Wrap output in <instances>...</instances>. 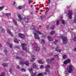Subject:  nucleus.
I'll use <instances>...</instances> for the list:
<instances>
[{
	"instance_id": "obj_47",
	"label": "nucleus",
	"mask_w": 76,
	"mask_h": 76,
	"mask_svg": "<svg viewBox=\"0 0 76 76\" xmlns=\"http://www.w3.org/2000/svg\"><path fill=\"white\" fill-rule=\"evenodd\" d=\"M55 57H56V58H58V56L57 55H55Z\"/></svg>"
},
{
	"instance_id": "obj_53",
	"label": "nucleus",
	"mask_w": 76,
	"mask_h": 76,
	"mask_svg": "<svg viewBox=\"0 0 76 76\" xmlns=\"http://www.w3.org/2000/svg\"><path fill=\"white\" fill-rule=\"evenodd\" d=\"M17 69H19V66H17Z\"/></svg>"
},
{
	"instance_id": "obj_49",
	"label": "nucleus",
	"mask_w": 76,
	"mask_h": 76,
	"mask_svg": "<svg viewBox=\"0 0 76 76\" xmlns=\"http://www.w3.org/2000/svg\"><path fill=\"white\" fill-rule=\"evenodd\" d=\"M16 3V2H14L12 4V5H14V6H15V4Z\"/></svg>"
},
{
	"instance_id": "obj_41",
	"label": "nucleus",
	"mask_w": 76,
	"mask_h": 76,
	"mask_svg": "<svg viewBox=\"0 0 76 76\" xmlns=\"http://www.w3.org/2000/svg\"><path fill=\"white\" fill-rule=\"evenodd\" d=\"M66 55H64L63 56V58H66Z\"/></svg>"
},
{
	"instance_id": "obj_59",
	"label": "nucleus",
	"mask_w": 76,
	"mask_h": 76,
	"mask_svg": "<svg viewBox=\"0 0 76 76\" xmlns=\"http://www.w3.org/2000/svg\"><path fill=\"white\" fill-rule=\"evenodd\" d=\"M33 27H35V26H33Z\"/></svg>"
},
{
	"instance_id": "obj_64",
	"label": "nucleus",
	"mask_w": 76,
	"mask_h": 76,
	"mask_svg": "<svg viewBox=\"0 0 76 76\" xmlns=\"http://www.w3.org/2000/svg\"><path fill=\"white\" fill-rule=\"evenodd\" d=\"M51 16H52V15H51Z\"/></svg>"
},
{
	"instance_id": "obj_25",
	"label": "nucleus",
	"mask_w": 76,
	"mask_h": 76,
	"mask_svg": "<svg viewBox=\"0 0 76 76\" xmlns=\"http://www.w3.org/2000/svg\"><path fill=\"white\" fill-rule=\"evenodd\" d=\"M40 42H41L42 44H44L45 43V40H41L40 41Z\"/></svg>"
},
{
	"instance_id": "obj_50",
	"label": "nucleus",
	"mask_w": 76,
	"mask_h": 76,
	"mask_svg": "<svg viewBox=\"0 0 76 76\" xmlns=\"http://www.w3.org/2000/svg\"><path fill=\"white\" fill-rule=\"evenodd\" d=\"M31 0H29L28 3L29 4H30V3H31Z\"/></svg>"
},
{
	"instance_id": "obj_40",
	"label": "nucleus",
	"mask_w": 76,
	"mask_h": 76,
	"mask_svg": "<svg viewBox=\"0 0 76 76\" xmlns=\"http://www.w3.org/2000/svg\"><path fill=\"white\" fill-rule=\"evenodd\" d=\"M56 25H59V21L58 20H57L56 21Z\"/></svg>"
},
{
	"instance_id": "obj_31",
	"label": "nucleus",
	"mask_w": 76,
	"mask_h": 76,
	"mask_svg": "<svg viewBox=\"0 0 76 76\" xmlns=\"http://www.w3.org/2000/svg\"><path fill=\"white\" fill-rule=\"evenodd\" d=\"M4 7V6H2V7H0V11L2 10L3 9V8Z\"/></svg>"
},
{
	"instance_id": "obj_36",
	"label": "nucleus",
	"mask_w": 76,
	"mask_h": 76,
	"mask_svg": "<svg viewBox=\"0 0 76 76\" xmlns=\"http://www.w3.org/2000/svg\"><path fill=\"white\" fill-rule=\"evenodd\" d=\"M13 70V69L12 68H10V72L12 74V72Z\"/></svg>"
},
{
	"instance_id": "obj_34",
	"label": "nucleus",
	"mask_w": 76,
	"mask_h": 76,
	"mask_svg": "<svg viewBox=\"0 0 76 76\" xmlns=\"http://www.w3.org/2000/svg\"><path fill=\"white\" fill-rule=\"evenodd\" d=\"M54 28H55V27H54V26H52L50 27V29H54Z\"/></svg>"
},
{
	"instance_id": "obj_51",
	"label": "nucleus",
	"mask_w": 76,
	"mask_h": 76,
	"mask_svg": "<svg viewBox=\"0 0 76 76\" xmlns=\"http://www.w3.org/2000/svg\"><path fill=\"white\" fill-rule=\"evenodd\" d=\"M27 53H28L29 54H30L32 55L31 53V52H27Z\"/></svg>"
},
{
	"instance_id": "obj_16",
	"label": "nucleus",
	"mask_w": 76,
	"mask_h": 76,
	"mask_svg": "<svg viewBox=\"0 0 76 76\" xmlns=\"http://www.w3.org/2000/svg\"><path fill=\"white\" fill-rule=\"evenodd\" d=\"M21 64H26V66H29V63H28V62H22L21 63Z\"/></svg>"
},
{
	"instance_id": "obj_42",
	"label": "nucleus",
	"mask_w": 76,
	"mask_h": 76,
	"mask_svg": "<svg viewBox=\"0 0 76 76\" xmlns=\"http://www.w3.org/2000/svg\"><path fill=\"white\" fill-rule=\"evenodd\" d=\"M40 68L41 69H43V68H44V66H43V65L41 66H40Z\"/></svg>"
},
{
	"instance_id": "obj_3",
	"label": "nucleus",
	"mask_w": 76,
	"mask_h": 76,
	"mask_svg": "<svg viewBox=\"0 0 76 76\" xmlns=\"http://www.w3.org/2000/svg\"><path fill=\"white\" fill-rule=\"evenodd\" d=\"M74 69H75L74 66L71 64L69 65V69H68V71L69 73L73 72Z\"/></svg>"
},
{
	"instance_id": "obj_8",
	"label": "nucleus",
	"mask_w": 76,
	"mask_h": 76,
	"mask_svg": "<svg viewBox=\"0 0 76 76\" xmlns=\"http://www.w3.org/2000/svg\"><path fill=\"white\" fill-rule=\"evenodd\" d=\"M18 37L20 38L21 39H25V36L24 34H23L21 33H19L18 34Z\"/></svg>"
},
{
	"instance_id": "obj_28",
	"label": "nucleus",
	"mask_w": 76,
	"mask_h": 76,
	"mask_svg": "<svg viewBox=\"0 0 76 76\" xmlns=\"http://www.w3.org/2000/svg\"><path fill=\"white\" fill-rule=\"evenodd\" d=\"M5 76V73L4 72H3L1 73L0 76Z\"/></svg>"
},
{
	"instance_id": "obj_17",
	"label": "nucleus",
	"mask_w": 76,
	"mask_h": 76,
	"mask_svg": "<svg viewBox=\"0 0 76 76\" xmlns=\"http://www.w3.org/2000/svg\"><path fill=\"white\" fill-rule=\"evenodd\" d=\"M32 67H33V69H37V65L35 64H34L32 66Z\"/></svg>"
},
{
	"instance_id": "obj_61",
	"label": "nucleus",
	"mask_w": 76,
	"mask_h": 76,
	"mask_svg": "<svg viewBox=\"0 0 76 76\" xmlns=\"http://www.w3.org/2000/svg\"><path fill=\"white\" fill-rule=\"evenodd\" d=\"M40 18H42V17H40Z\"/></svg>"
},
{
	"instance_id": "obj_9",
	"label": "nucleus",
	"mask_w": 76,
	"mask_h": 76,
	"mask_svg": "<svg viewBox=\"0 0 76 76\" xmlns=\"http://www.w3.org/2000/svg\"><path fill=\"white\" fill-rule=\"evenodd\" d=\"M53 60H54V58H51V60L50 59H48L46 61L48 63H51V61H53Z\"/></svg>"
},
{
	"instance_id": "obj_56",
	"label": "nucleus",
	"mask_w": 76,
	"mask_h": 76,
	"mask_svg": "<svg viewBox=\"0 0 76 76\" xmlns=\"http://www.w3.org/2000/svg\"><path fill=\"white\" fill-rule=\"evenodd\" d=\"M45 75H47V72H45Z\"/></svg>"
},
{
	"instance_id": "obj_23",
	"label": "nucleus",
	"mask_w": 76,
	"mask_h": 76,
	"mask_svg": "<svg viewBox=\"0 0 76 76\" xmlns=\"http://www.w3.org/2000/svg\"><path fill=\"white\" fill-rule=\"evenodd\" d=\"M7 45H9L10 48H12V44L7 42Z\"/></svg>"
},
{
	"instance_id": "obj_62",
	"label": "nucleus",
	"mask_w": 76,
	"mask_h": 76,
	"mask_svg": "<svg viewBox=\"0 0 76 76\" xmlns=\"http://www.w3.org/2000/svg\"><path fill=\"white\" fill-rule=\"evenodd\" d=\"M43 18H45V17H43Z\"/></svg>"
},
{
	"instance_id": "obj_26",
	"label": "nucleus",
	"mask_w": 76,
	"mask_h": 76,
	"mask_svg": "<svg viewBox=\"0 0 76 76\" xmlns=\"http://www.w3.org/2000/svg\"><path fill=\"white\" fill-rule=\"evenodd\" d=\"M54 33H55V31H52L50 33V35H53L54 34Z\"/></svg>"
},
{
	"instance_id": "obj_29",
	"label": "nucleus",
	"mask_w": 76,
	"mask_h": 76,
	"mask_svg": "<svg viewBox=\"0 0 76 76\" xmlns=\"http://www.w3.org/2000/svg\"><path fill=\"white\" fill-rule=\"evenodd\" d=\"M64 74L65 75H69V73H68V72L67 71H65L64 72Z\"/></svg>"
},
{
	"instance_id": "obj_15",
	"label": "nucleus",
	"mask_w": 76,
	"mask_h": 76,
	"mask_svg": "<svg viewBox=\"0 0 76 76\" xmlns=\"http://www.w3.org/2000/svg\"><path fill=\"white\" fill-rule=\"evenodd\" d=\"M2 66H4L5 67H8V66H9V63H7L6 64L5 63H4L2 64Z\"/></svg>"
},
{
	"instance_id": "obj_13",
	"label": "nucleus",
	"mask_w": 76,
	"mask_h": 76,
	"mask_svg": "<svg viewBox=\"0 0 76 76\" xmlns=\"http://www.w3.org/2000/svg\"><path fill=\"white\" fill-rule=\"evenodd\" d=\"M31 57L32 58V59L31 60V62H32L33 61H34L35 60V58H34V57H35V56L32 55H31Z\"/></svg>"
},
{
	"instance_id": "obj_54",
	"label": "nucleus",
	"mask_w": 76,
	"mask_h": 76,
	"mask_svg": "<svg viewBox=\"0 0 76 76\" xmlns=\"http://www.w3.org/2000/svg\"><path fill=\"white\" fill-rule=\"evenodd\" d=\"M4 52L5 53V54H6V52H7V51L6 50H4Z\"/></svg>"
},
{
	"instance_id": "obj_33",
	"label": "nucleus",
	"mask_w": 76,
	"mask_h": 76,
	"mask_svg": "<svg viewBox=\"0 0 76 76\" xmlns=\"http://www.w3.org/2000/svg\"><path fill=\"white\" fill-rule=\"evenodd\" d=\"M58 42V40L57 39L55 40L54 42V44H55V45H56L57 44Z\"/></svg>"
},
{
	"instance_id": "obj_30",
	"label": "nucleus",
	"mask_w": 76,
	"mask_h": 76,
	"mask_svg": "<svg viewBox=\"0 0 76 76\" xmlns=\"http://www.w3.org/2000/svg\"><path fill=\"white\" fill-rule=\"evenodd\" d=\"M6 16H10L11 15V13H7L5 14Z\"/></svg>"
},
{
	"instance_id": "obj_24",
	"label": "nucleus",
	"mask_w": 76,
	"mask_h": 76,
	"mask_svg": "<svg viewBox=\"0 0 76 76\" xmlns=\"http://www.w3.org/2000/svg\"><path fill=\"white\" fill-rule=\"evenodd\" d=\"M75 19H74V23H76V14L74 16Z\"/></svg>"
},
{
	"instance_id": "obj_57",
	"label": "nucleus",
	"mask_w": 76,
	"mask_h": 76,
	"mask_svg": "<svg viewBox=\"0 0 76 76\" xmlns=\"http://www.w3.org/2000/svg\"><path fill=\"white\" fill-rule=\"evenodd\" d=\"M43 50H45V48H43Z\"/></svg>"
},
{
	"instance_id": "obj_22",
	"label": "nucleus",
	"mask_w": 76,
	"mask_h": 76,
	"mask_svg": "<svg viewBox=\"0 0 76 76\" xmlns=\"http://www.w3.org/2000/svg\"><path fill=\"white\" fill-rule=\"evenodd\" d=\"M14 41L15 43H18V42H19L18 41V40L16 38H15L14 39Z\"/></svg>"
},
{
	"instance_id": "obj_63",
	"label": "nucleus",
	"mask_w": 76,
	"mask_h": 76,
	"mask_svg": "<svg viewBox=\"0 0 76 76\" xmlns=\"http://www.w3.org/2000/svg\"><path fill=\"white\" fill-rule=\"evenodd\" d=\"M41 20H42V19H41Z\"/></svg>"
},
{
	"instance_id": "obj_11",
	"label": "nucleus",
	"mask_w": 76,
	"mask_h": 76,
	"mask_svg": "<svg viewBox=\"0 0 76 76\" xmlns=\"http://www.w3.org/2000/svg\"><path fill=\"white\" fill-rule=\"evenodd\" d=\"M70 62V60L69 59H67L64 62V66L65 64H67V63H69Z\"/></svg>"
},
{
	"instance_id": "obj_19",
	"label": "nucleus",
	"mask_w": 76,
	"mask_h": 76,
	"mask_svg": "<svg viewBox=\"0 0 76 76\" xmlns=\"http://www.w3.org/2000/svg\"><path fill=\"white\" fill-rule=\"evenodd\" d=\"M48 40L50 41H53V38L51 37L50 36H48Z\"/></svg>"
},
{
	"instance_id": "obj_10",
	"label": "nucleus",
	"mask_w": 76,
	"mask_h": 76,
	"mask_svg": "<svg viewBox=\"0 0 76 76\" xmlns=\"http://www.w3.org/2000/svg\"><path fill=\"white\" fill-rule=\"evenodd\" d=\"M50 67V65H47L46 66V69L45 71L46 72H48V73H49L50 72V70H49V69H48Z\"/></svg>"
},
{
	"instance_id": "obj_44",
	"label": "nucleus",
	"mask_w": 76,
	"mask_h": 76,
	"mask_svg": "<svg viewBox=\"0 0 76 76\" xmlns=\"http://www.w3.org/2000/svg\"><path fill=\"white\" fill-rule=\"evenodd\" d=\"M41 38H45V36L43 35L41 37Z\"/></svg>"
},
{
	"instance_id": "obj_60",
	"label": "nucleus",
	"mask_w": 76,
	"mask_h": 76,
	"mask_svg": "<svg viewBox=\"0 0 76 76\" xmlns=\"http://www.w3.org/2000/svg\"><path fill=\"white\" fill-rule=\"evenodd\" d=\"M3 32H4V29H3Z\"/></svg>"
},
{
	"instance_id": "obj_18",
	"label": "nucleus",
	"mask_w": 76,
	"mask_h": 76,
	"mask_svg": "<svg viewBox=\"0 0 76 76\" xmlns=\"http://www.w3.org/2000/svg\"><path fill=\"white\" fill-rule=\"evenodd\" d=\"M7 32L10 35H13V34H12V33L10 32V30H7Z\"/></svg>"
},
{
	"instance_id": "obj_32",
	"label": "nucleus",
	"mask_w": 76,
	"mask_h": 76,
	"mask_svg": "<svg viewBox=\"0 0 76 76\" xmlns=\"http://www.w3.org/2000/svg\"><path fill=\"white\" fill-rule=\"evenodd\" d=\"M49 11V9H48L46 10V15H47L48 13V12Z\"/></svg>"
},
{
	"instance_id": "obj_27",
	"label": "nucleus",
	"mask_w": 76,
	"mask_h": 76,
	"mask_svg": "<svg viewBox=\"0 0 76 76\" xmlns=\"http://www.w3.org/2000/svg\"><path fill=\"white\" fill-rule=\"evenodd\" d=\"M38 63H39V64H43V62H42V61L41 60H39L38 61Z\"/></svg>"
},
{
	"instance_id": "obj_55",
	"label": "nucleus",
	"mask_w": 76,
	"mask_h": 76,
	"mask_svg": "<svg viewBox=\"0 0 76 76\" xmlns=\"http://www.w3.org/2000/svg\"><path fill=\"white\" fill-rule=\"evenodd\" d=\"M2 47V45H1V44H0V47Z\"/></svg>"
},
{
	"instance_id": "obj_58",
	"label": "nucleus",
	"mask_w": 76,
	"mask_h": 76,
	"mask_svg": "<svg viewBox=\"0 0 76 76\" xmlns=\"http://www.w3.org/2000/svg\"><path fill=\"white\" fill-rule=\"evenodd\" d=\"M22 56H24V54H21Z\"/></svg>"
},
{
	"instance_id": "obj_7",
	"label": "nucleus",
	"mask_w": 76,
	"mask_h": 76,
	"mask_svg": "<svg viewBox=\"0 0 76 76\" xmlns=\"http://www.w3.org/2000/svg\"><path fill=\"white\" fill-rule=\"evenodd\" d=\"M29 71L30 72L32 76H35L36 75V73H33V69L32 68H31L29 69Z\"/></svg>"
},
{
	"instance_id": "obj_43",
	"label": "nucleus",
	"mask_w": 76,
	"mask_h": 76,
	"mask_svg": "<svg viewBox=\"0 0 76 76\" xmlns=\"http://www.w3.org/2000/svg\"><path fill=\"white\" fill-rule=\"evenodd\" d=\"M16 58H17V59H21L22 58H19L18 56L16 57Z\"/></svg>"
},
{
	"instance_id": "obj_46",
	"label": "nucleus",
	"mask_w": 76,
	"mask_h": 76,
	"mask_svg": "<svg viewBox=\"0 0 76 76\" xmlns=\"http://www.w3.org/2000/svg\"><path fill=\"white\" fill-rule=\"evenodd\" d=\"M15 48H19V46H16L15 47Z\"/></svg>"
},
{
	"instance_id": "obj_45",
	"label": "nucleus",
	"mask_w": 76,
	"mask_h": 76,
	"mask_svg": "<svg viewBox=\"0 0 76 76\" xmlns=\"http://www.w3.org/2000/svg\"><path fill=\"white\" fill-rule=\"evenodd\" d=\"M74 41H76V36H75L74 38Z\"/></svg>"
},
{
	"instance_id": "obj_6",
	"label": "nucleus",
	"mask_w": 76,
	"mask_h": 76,
	"mask_svg": "<svg viewBox=\"0 0 76 76\" xmlns=\"http://www.w3.org/2000/svg\"><path fill=\"white\" fill-rule=\"evenodd\" d=\"M21 46H22L23 50H24V51H26V48L25 47L26 46V44L25 43H22L21 44Z\"/></svg>"
},
{
	"instance_id": "obj_20",
	"label": "nucleus",
	"mask_w": 76,
	"mask_h": 76,
	"mask_svg": "<svg viewBox=\"0 0 76 76\" xmlns=\"http://www.w3.org/2000/svg\"><path fill=\"white\" fill-rule=\"evenodd\" d=\"M12 20L15 25H16V26H17V22H16V20H15L14 19H13Z\"/></svg>"
},
{
	"instance_id": "obj_14",
	"label": "nucleus",
	"mask_w": 76,
	"mask_h": 76,
	"mask_svg": "<svg viewBox=\"0 0 76 76\" xmlns=\"http://www.w3.org/2000/svg\"><path fill=\"white\" fill-rule=\"evenodd\" d=\"M55 51H58V52H59L60 53L61 51H62V50H61V49H58V47H57Z\"/></svg>"
},
{
	"instance_id": "obj_35",
	"label": "nucleus",
	"mask_w": 76,
	"mask_h": 76,
	"mask_svg": "<svg viewBox=\"0 0 76 76\" xmlns=\"http://www.w3.org/2000/svg\"><path fill=\"white\" fill-rule=\"evenodd\" d=\"M37 76H43V75L41 73H39L37 75Z\"/></svg>"
},
{
	"instance_id": "obj_1",
	"label": "nucleus",
	"mask_w": 76,
	"mask_h": 76,
	"mask_svg": "<svg viewBox=\"0 0 76 76\" xmlns=\"http://www.w3.org/2000/svg\"><path fill=\"white\" fill-rule=\"evenodd\" d=\"M18 18H19L20 20V22H22L25 20V21L27 23H28V22H29V19H28V18H26L25 19H24V18H21V16L19 14H18Z\"/></svg>"
},
{
	"instance_id": "obj_2",
	"label": "nucleus",
	"mask_w": 76,
	"mask_h": 76,
	"mask_svg": "<svg viewBox=\"0 0 76 76\" xmlns=\"http://www.w3.org/2000/svg\"><path fill=\"white\" fill-rule=\"evenodd\" d=\"M32 30L34 33V38L36 39H39V36L37 34L35 33V32H36V30H35V29L34 28H32Z\"/></svg>"
},
{
	"instance_id": "obj_21",
	"label": "nucleus",
	"mask_w": 76,
	"mask_h": 76,
	"mask_svg": "<svg viewBox=\"0 0 76 76\" xmlns=\"http://www.w3.org/2000/svg\"><path fill=\"white\" fill-rule=\"evenodd\" d=\"M36 33H37L38 34H39V35H42V33L38 31H36Z\"/></svg>"
},
{
	"instance_id": "obj_38",
	"label": "nucleus",
	"mask_w": 76,
	"mask_h": 76,
	"mask_svg": "<svg viewBox=\"0 0 76 76\" xmlns=\"http://www.w3.org/2000/svg\"><path fill=\"white\" fill-rule=\"evenodd\" d=\"M18 9H22V6H19L18 8Z\"/></svg>"
},
{
	"instance_id": "obj_5",
	"label": "nucleus",
	"mask_w": 76,
	"mask_h": 76,
	"mask_svg": "<svg viewBox=\"0 0 76 76\" xmlns=\"http://www.w3.org/2000/svg\"><path fill=\"white\" fill-rule=\"evenodd\" d=\"M68 18L70 19H72V15H73V12L71 10H69L68 11Z\"/></svg>"
},
{
	"instance_id": "obj_37",
	"label": "nucleus",
	"mask_w": 76,
	"mask_h": 76,
	"mask_svg": "<svg viewBox=\"0 0 76 76\" xmlns=\"http://www.w3.org/2000/svg\"><path fill=\"white\" fill-rule=\"evenodd\" d=\"M61 22H62V24H64V23H65V21L63 20H61Z\"/></svg>"
},
{
	"instance_id": "obj_4",
	"label": "nucleus",
	"mask_w": 76,
	"mask_h": 76,
	"mask_svg": "<svg viewBox=\"0 0 76 76\" xmlns=\"http://www.w3.org/2000/svg\"><path fill=\"white\" fill-rule=\"evenodd\" d=\"M60 38H61L63 40V42L64 44H67V39L66 37H63L60 36Z\"/></svg>"
},
{
	"instance_id": "obj_52",
	"label": "nucleus",
	"mask_w": 76,
	"mask_h": 76,
	"mask_svg": "<svg viewBox=\"0 0 76 76\" xmlns=\"http://www.w3.org/2000/svg\"><path fill=\"white\" fill-rule=\"evenodd\" d=\"M74 51H76V48H75L74 49Z\"/></svg>"
},
{
	"instance_id": "obj_12",
	"label": "nucleus",
	"mask_w": 76,
	"mask_h": 76,
	"mask_svg": "<svg viewBox=\"0 0 76 76\" xmlns=\"http://www.w3.org/2000/svg\"><path fill=\"white\" fill-rule=\"evenodd\" d=\"M34 49L36 51H39L40 50L39 48L37 46H35L34 47Z\"/></svg>"
},
{
	"instance_id": "obj_48",
	"label": "nucleus",
	"mask_w": 76,
	"mask_h": 76,
	"mask_svg": "<svg viewBox=\"0 0 76 76\" xmlns=\"http://www.w3.org/2000/svg\"><path fill=\"white\" fill-rule=\"evenodd\" d=\"M48 0V4H50V0Z\"/></svg>"
},
{
	"instance_id": "obj_39",
	"label": "nucleus",
	"mask_w": 76,
	"mask_h": 76,
	"mask_svg": "<svg viewBox=\"0 0 76 76\" xmlns=\"http://www.w3.org/2000/svg\"><path fill=\"white\" fill-rule=\"evenodd\" d=\"M21 70L22 71H23L24 72H26V69L23 68H22L21 69Z\"/></svg>"
}]
</instances>
